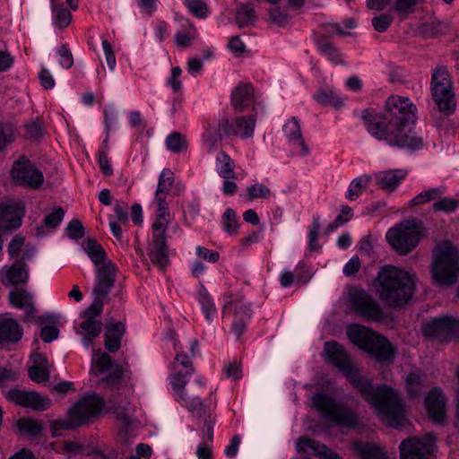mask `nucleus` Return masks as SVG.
<instances>
[{
  "instance_id": "50",
  "label": "nucleus",
  "mask_w": 459,
  "mask_h": 459,
  "mask_svg": "<svg viewBox=\"0 0 459 459\" xmlns=\"http://www.w3.org/2000/svg\"><path fill=\"white\" fill-rule=\"evenodd\" d=\"M92 366L103 373L112 368V359L109 355L97 351L92 354Z\"/></svg>"
},
{
  "instance_id": "3",
  "label": "nucleus",
  "mask_w": 459,
  "mask_h": 459,
  "mask_svg": "<svg viewBox=\"0 0 459 459\" xmlns=\"http://www.w3.org/2000/svg\"><path fill=\"white\" fill-rule=\"evenodd\" d=\"M415 284L414 274L394 265L381 267L375 280L380 299L395 307H402L412 298Z\"/></svg>"
},
{
  "instance_id": "25",
  "label": "nucleus",
  "mask_w": 459,
  "mask_h": 459,
  "mask_svg": "<svg viewBox=\"0 0 459 459\" xmlns=\"http://www.w3.org/2000/svg\"><path fill=\"white\" fill-rule=\"evenodd\" d=\"M282 132L290 144L299 148V153L301 156L309 154V148L302 136L300 124L295 117H292L284 124Z\"/></svg>"
},
{
  "instance_id": "61",
  "label": "nucleus",
  "mask_w": 459,
  "mask_h": 459,
  "mask_svg": "<svg viewBox=\"0 0 459 459\" xmlns=\"http://www.w3.org/2000/svg\"><path fill=\"white\" fill-rule=\"evenodd\" d=\"M66 232L72 239L82 238L84 236V228L80 221L73 220L68 223Z\"/></svg>"
},
{
  "instance_id": "36",
  "label": "nucleus",
  "mask_w": 459,
  "mask_h": 459,
  "mask_svg": "<svg viewBox=\"0 0 459 459\" xmlns=\"http://www.w3.org/2000/svg\"><path fill=\"white\" fill-rule=\"evenodd\" d=\"M426 375L420 370L411 371L405 379V387L409 397L417 398L422 392Z\"/></svg>"
},
{
  "instance_id": "5",
  "label": "nucleus",
  "mask_w": 459,
  "mask_h": 459,
  "mask_svg": "<svg viewBox=\"0 0 459 459\" xmlns=\"http://www.w3.org/2000/svg\"><path fill=\"white\" fill-rule=\"evenodd\" d=\"M431 277L439 287L455 284L459 275V250L450 241L439 242L433 254Z\"/></svg>"
},
{
  "instance_id": "63",
  "label": "nucleus",
  "mask_w": 459,
  "mask_h": 459,
  "mask_svg": "<svg viewBox=\"0 0 459 459\" xmlns=\"http://www.w3.org/2000/svg\"><path fill=\"white\" fill-rule=\"evenodd\" d=\"M196 255L210 263H216L220 258V254L217 251L208 249L202 246H197L195 248Z\"/></svg>"
},
{
  "instance_id": "14",
  "label": "nucleus",
  "mask_w": 459,
  "mask_h": 459,
  "mask_svg": "<svg viewBox=\"0 0 459 459\" xmlns=\"http://www.w3.org/2000/svg\"><path fill=\"white\" fill-rule=\"evenodd\" d=\"M12 178L17 184L32 189L39 188L44 182L43 173L25 157L13 163Z\"/></svg>"
},
{
  "instance_id": "8",
  "label": "nucleus",
  "mask_w": 459,
  "mask_h": 459,
  "mask_svg": "<svg viewBox=\"0 0 459 459\" xmlns=\"http://www.w3.org/2000/svg\"><path fill=\"white\" fill-rule=\"evenodd\" d=\"M311 402L312 406L334 425L347 429H355L359 426L358 415L350 408L336 403L332 397L323 393H316L311 397Z\"/></svg>"
},
{
  "instance_id": "27",
  "label": "nucleus",
  "mask_w": 459,
  "mask_h": 459,
  "mask_svg": "<svg viewBox=\"0 0 459 459\" xmlns=\"http://www.w3.org/2000/svg\"><path fill=\"white\" fill-rule=\"evenodd\" d=\"M125 333L126 326L123 323H115L113 319L107 321L104 346L108 352L114 353L120 349Z\"/></svg>"
},
{
  "instance_id": "22",
  "label": "nucleus",
  "mask_w": 459,
  "mask_h": 459,
  "mask_svg": "<svg viewBox=\"0 0 459 459\" xmlns=\"http://www.w3.org/2000/svg\"><path fill=\"white\" fill-rule=\"evenodd\" d=\"M228 120L220 121L217 124L209 125L202 135L204 145L208 153H212L218 150L220 143L224 135H230L228 133Z\"/></svg>"
},
{
  "instance_id": "58",
  "label": "nucleus",
  "mask_w": 459,
  "mask_h": 459,
  "mask_svg": "<svg viewBox=\"0 0 459 459\" xmlns=\"http://www.w3.org/2000/svg\"><path fill=\"white\" fill-rule=\"evenodd\" d=\"M81 427L79 424H75L72 413L68 411V418L66 420H57L53 421L52 429L54 432V436H57V431L63 429H71L74 428Z\"/></svg>"
},
{
  "instance_id": "1",
  "label": "nucleus",
  "mask_w": 459,
  "mask_h": 459,
  "mask_svg": "<svg viewBox=\"0 0 459 459\" xmlns=\"http://www.w3.org/2000/svg\"><path fill=\"white\" fill-rule=\"evenodd\" d=\"M326 359L332 362L375 408L377 415L389 427L399 429L406 423V411L398 392L385 385L374 388L370 381L360 375L348 358L343 347L335 342H326L324 347Z\"/></svg>"
},
{
  "instance_id": "56",
  "label": "nucleus",
  "mask_w": 459,
  "mask_h": 459,
  "mask_svg": "<svg viewBox=\"0 0 459 459\" xmlns=\"http://www.w3.org/2000/svg\"><path fill=\"white\" fill-rule=\"evenodd\" d=\"M195 38V29L191 27L187 31H178L175 35V43L178 47L185 48L192 43Z\"/></svg>"
},
{
  "instance_id": "39",
  "label": "nucleus",
  "mask_w": 459,
  "mask_h": 459,
  "mask_svg": "<svg viewBox=\"0 0 459 459\" xmlns=\"http://www.w3.org/2000/svg\"><path fill=\"white\" fill-rule=\"evenodd\" d=\"M316 43L321 54L325 56L331 62L335 65L342 63V56L338 49L325 37H318L316 39Z\"/></svg>"
},
{
  "instance_id": "33",
  "label": "nucleus",
  "mask_w": 459,
  "mask_h": 459,
  "mask_svg": "<svg viewBox=\"0 0 459 459\" xmlns=\"http://www.w3.org/2000/svg\"><path fill=\"white\" fill-rule=\"evenodd\" d=\"M173 172L169 169H164L159 177V182L155 192L154 201L157 204V208L168 207L166 198L173 185Z\"/></svg>"
},
{
  "instance_id": "38",
  "label": "nucleus",
  "mask_w": 459,
  "mask_h": 459,
  "mask_svg": "<svg viewBox=\"0 0 459 459\" xmlns=\"http://www.w3.org/2000/svg\"><path fill=\"white\" fill-rule=\"evenodd\" d=\"M51 9L54 24L59 29L66 28L72 20L70 11L63 4H56L54 0H51Z\"/></svg>"
},
{
  "instance_id": "34",
  "label": "nucleus",
  "mask_w": 459,
  "mask_h": 459,
  "mask_svg": "<svg viewBox=\"0 0 459 459\" xmlns=\"http://www.w3.org/2000/svg\"><path fill=\"white\" fill-rule=\"evenodd\" d=\"M352 448L359 459H387L384 448L376 443L354 441Z\"/></svg>"
},
{
  "instance_id": "45",
  "label": "nucleus",
  "mask_w": 459,
  "mask_h": 459,
  "mask_svg": "<svg viewBox=\"0 0 459 459\" xmlns=\"http://www.w3.org/2000/svg\"><path fill=\"white\" fill-rule=\"evenodd\" d=\"M17 427L21 432L33 437L40 436L43 430V423L41 421L29 418L21 419L18 421Z\"/></svg>"
},
{
  "instance_id": "43",
  "label": "nucleus",
  "mask_w": 459,
  "mask_h": 459,
  "mask_svg": "<svg viewBox=\"0 0 459 459\" xmlns=\"http://www.w3.org/2000/svg\"><path fill=\"white\" fill-rule=\"evenodd\" d=\"M255 17V9L250 4H241L236 9V22L239 28L251 25Z\"/></svg>"
},
{
  "instance_id": "24",
  "label": "nucleus",
  "mask_w": 459,
  "mask_h": 459,
  "mask_svg": "<svg viewBox=\"0 0 459 459\" xmlns=\"http://www.w3.org/2000/svg\"><path fill=\"white\" fill-rule=\"evenodd\" d=\"M28 279L27 266L20 260H15L11 266H4L0 270V281L6 286L25 283Z\"/></svg>"
},
{
  "instance_id": "6",
  "label": "nucleus",
  "mask_w": 459,
  "mask_h": 459,
  "mask_svg": "<svg viewBox=\"0 0 459 459\" xmlns=\"http://www.w3.org/2000/svg\"><path fill=\"white\" fill-rule=\"evenodd\" d=\"M347 335L351 342L367 351L376 361L393 360L394 349L390 342L369 328L359 324H351L347 326Z\"/></svg>"
},
{
  "instance_id": "41",
  "label": "nucleus",
  "mask_w": 459,
  "mask_h": 459,
  "mask_svg": "<svg viewBox=\"0 0 459 459\" xmlns=\"http://www.w3.org/2000/svg\"><path fill=\"white\" fill-rule=\"evenodd\" d=\"M313 99L323 106L332 105L333 107H341L342 105V99L336 94L333 88L320 89L314 94Z\"/></svg>"
},
{
  "instance_id": "28",
  "label": "nucleus",
  "mask_w": 459,
  "mask_h": 459,
  "mask_svg": "<svg viewBox=\"0 0 459 459\" xmlns=\"http://www.w3.org/2000/svg\"><path fill=\"white\" fill-rule=\"evenodd\" d=\"M407 172L403 169L379 171L375 174V181L381 189L393 192L405 178Z\"/></svg>"
},
{
  "instance_id": "40",
  "label": "nucleus",
  "mask_w": 459,
  "mask_h": 459,
  "mask_svg": "<svg viewBox=\"0 0 459 459\" xmlns=\"http://www.w3.org/2000/svg\"><path fill=\"white\" fill-rule=\"evenodd\" d=\"M372 178L369 175H363L354 178L345 194L346 198L351 201L356 200L367 188Z\"/></svg>"
},
{
  "instance_id": "7",
  "label": "nucleus",
  "mask_w": 459,
  "mask_h": 459,
  "mask_svg": "<svg viewBox=\"0 0 459 459\" xmlns=\"http://www.w3.org/2000/svg\"><path fill=\"white\" fill-rule=\"evenodd\" d=\"M85 251L96 267V281L92 289L93 292L97 295L109 293L117 280L115 264L107 259L105 250L95 239L87 241Z\"/></svg>"
},
{
  "instance_id": "30",
  "label": "nucleus",
  "mask_w": 459,
  "mask_h": 459,
  "mask_svg": "<svg viewBox=\"0 0 459 459\" xmlns=\"http://www.w3.org/2000/svg\"><path fill=\"white\" fill-rule=\"evenodd\" d=\"M255 121L253 115L238 117L232 123L229 122L228 133L243 139L250 138L254 134Z\"/></svg>"
},
{
  "instance_id": "17",
  "label": "nucleus",
  "mask_w": 459,
  "mask_h": 459,
  "mask_svg": "<svg viewBox=\"0 0 459 459\" xmlns=\"http://www.w3.org/2000/svg\"><path fill=\"white\" fill-rule=\"evenodd\" d=\"M5 397L9 402L35 411H45L51 405L49 398L35 391L13 388L6 392Z\"/></svg>"
},
{
  "instance_id": "59",
  "label": "nucleus",
  "mask_w": 459,
  "mask_h": 459,
  "mask_svg": "<svg viewBox=\"0 0 459 459\" xmlns=\"http://www.w3.org/2000/svg\"><path fill=\"white\" fill-rule=\"evenodd\" d=\"M14 140V128L8 124L0 125V151Z\"/></svg>"
},
{
  "instance_id": "32",
  "label": "nucleus",
  "mask_w": 459,
  "mask_h": 459,
  "mask_svg": "<svg viewBox=\"0 0 459 459\" xmlns=\"http://www.w3.org/2000/svg\"><path fill=\"white\" fill-rule=\"evenodd\" d=\"M30 378L36 383L46 382L50 377V365L47 357L41 353L33 355V365L29 368Z\"/></svg>"
},
{
  "instance_id": "11",
  "label": "nucleus",
  "mask_w": 459,
  "mask_h": 459,
  "mask_svg": "<svg viewBox=\"0 0 459 459\" xmlns=\"http://www.w3.org/2000/svg\"><path fill=\"white\" fill-rule=\"evenodd\" d=\"M387 242L400 255H407L419 243L420 233L413 221H403L390 228L385 235Z\"/></svg>"
},
{
  "instance_id": "49",
  "label": "nucleus",
  "mask_w": 459,
  "mask_h": 459,
  "mask_svg": "<svg viewBox=\"0 0 459 459\" xmlns=\"http://www.w3.org/2000/svg\"><path fill=\"white\" fill-rule=\"evenodd\" d=\"M247 199L253 201L255 199H268L272 195L269 187L262 183H255L247 187Z\"/></svg>"
},
{
  "instance_id": "42",
  "label": "nucleus",
  "mask_w": 459,
  "mask_h": 459,
  "mask_svg": "<svg viewBox=\"0 0 459 459\" xmlns=\"http://www.w3.org/2000/svg\"><path fill=\"white\" fill-rule=\"evenodd\" d=\"M167 149L173 153H179L186 151L188 143L186 138L178 132L170 133L165 140Z\"/></svg>"
},
{
  "instance_id": "15",
  "label": "nucleus",
  "mask_w": 459,
  "mask_h": 459,
  "mask_svg": "<svg viewBox=\"0 0 459 459\" xmlns=\"http://www.w3.org/2000/svg\"><path fill=\"white\" fill-rule=\"evenodd\" d=\"M349 301L361 318L376 322L383 319L384 314L379 304L365 290H352Z\"/></svg>"
},
{
  "instance_id": "57",
  "label": "nucleus",
  "mask_w": 459,
  "mask_h": 459,
  "mask_svg": "<svg viewBox=\"0 0 459 459\" xmlns=\"http://www.w3.org/2000/svg\"><path fill=\"white\" fill-rule=\"evenodd\" d=\"M393 16L389 13L380 14L372 19V25L378 32L385 31L393 22Z\"/></svg>"
},
{
  "instance_id": "23",
  "label": "nucleus",
  "mask_w": 459,
  "mask_h": 459,
  "mask_svg": "<svg viewBox=\"0 0 459 459\" xmlns=\"http://www.w3.org/2000/svg\"><path fill=\"white\" fill-rule=\"evenodd\" d=\"M296 447L299 453H308L310 451L320 459H342L335 451L312 438L299 437Z\"/></svg>"
},
{
  "instance_id": "55",
  "label": "nucleus",
  "mask_w": 459,
  "mask_h": 459,
  "mask_svg": "<svg viewBox=\"0 0 459 459\" xmlns=\"http://www.w3.org/2000/svg\"><path fill=\"white\" fill-rule=\"evenodd\" d=\"M104 117H105V129H106V138L102 142V151L101 152H107L109 149L108 146V134L111 130L112 125L115 123L117 115L116 112L113 109H105L104 110Z\"/></svg>"
},
{
  "instance_id": "26",
  "label": "nucleus",
  "mask_w": 459,
  "mask_h": 459,
  "mask_svg": "<svg viewBox=\"0 0 459 459\" xmlns=\"http://www.w3.org/2000/svg\"><path fill=\"white\" fill-rule=\"evenodd\" d=\"M23 215L24 211L19 204H1L0 230H9L19 228Z\"/></svg>"
},
{
  "instance_id": "64",
  "label": "nucleus",
  "mask_w": 459,
  "mask_h": 459,
  "mask_svg": "<svg viewBox=\"0 0 459 459\" xmlns=\"http://www.w3.org/2000/svg\"><path fill=\"white\" fill-rule=\"evenodd\" d=\"M24 245V238L16 235L14 236L12 240L10 241L7 251L10 255V257L13 258L18 255L19 252L22 250V247Z\"/></svg>"
},
{
  "instance_id": "44",
  "label": "nucleus",
  "mask_w": 459,
  "mask_h": 459,
  "mask_svg": "<svg viewBox=\"0 0 459 459\" xmlns=\"http://www.w3.org/2000/svg\"><path fill=\"white\" fill-rule=\"evenodd\" d=\"M198 300L202 307V310L205 316L206 320L209 323H212L213 320V316L216 314V307L211 295L204 287H202L199 290Z\"/></svg>"
},
{
  "instance_id": "10",
  "label": "nucleus",
  "mask_w": 459,
  "mask_h": 459,
  "mask_svg": "<svg viewBox=\"0 0 459 459\" xmlns=\"http://www.w3.org/2000/svg\"><path fill=\"white\" fill-rule=\"evenodd\" d=\"M170 219L156 216L152 225V241L148 247V256L152 263L160 270L169 264L168 247L165 233Z\"/></svg>"
},
{
  "instance_id": "20",
  "label": "nucleus",
  "mask_w": 459,
  "mask_h": 459,
  "mask_svg": "<svg viewBox=\"0 0 459 459\" xmlns=\"http://www.w3.org/2000/svg\"><path fill=\"white\" fill-rule=\"evenodd\" d=\"M425 405L429 417L437 423H443L446 411V398L443 391L435 387L429 391L425 399Z\"/></svg>"
},
{
  "instance_id": "35",
  "label": "nucleus",
  "mask_w": 459,
  "mask_h": 459,
  "mask_svg": "<svg viewBox=\"0 0 459 459\" xmlns=\"http://www.w3.org/2000/svg\"><path fill=\"white\" fill-rule=\"evenodd\" d=\"M234 169L235 161L230 156L223 151L219 152L215 159V169L218 175L224 179H234L236 178Z\"/></svg>"
},
{
  "instance_id": "16",
  "label": "nucleus",
  "mask_w": 459,
  "mask_h": 459,
  "mask_svg": "<svg viewBox=\"0 0 459 459\" xmlns=\"http://www.w3.org/2000/svg\"><path fill=\"white\" fill-rule=\"evenodd\" d=\"M103 405L104 403L99 395L86 394L76 402L69 411L75 424L82 426L95 418L101 411Z\"/></svg>"
},
{
  "instance_id": "4",
  "label": "nucleus",
  "mask_w": 459,
  "mask_h": 459,
  "mask_svg": "<svg viewBox=\"0 0 459 459\" xmlns=\"http://www.w3.org/2000/svg\"><path fill=\"white\" fill-rule=\"evenodd\" d=\"M173 345L176 356L170 365L171 373L169 376L172 395L176 402L186 407L189 411L200 415L204 408L203 401L186 389L189 377L194 372L192 361L178 350L177 340L174 341Z\"/></svg>"
},
{
  "instance_id": "2",
  "label": "nucleus",
  "mask_w": 459,
  "mask_h": 459,
  "mask_svg": "<svg viewBox=\"0 0 459 459\" xmlns=\"http://www.w3.org/2000/svg\"><path fill=\"white\" fill-rule=\"evenodd\" d=\"M417 108L405 97L391 96L385 101V109L381 117H365L368 132L376 139L385 140L391 147L420 150L423 139L415 131Z\"/></svg>"
},
{
  "instance_id": "37",
  "label": "nucleus",
  "mask_w": 459,
  "mask_h": 459,
  "mask_svg": "<svg viewBox=\"0 0 459 459\" xmlns=\"http://www.w3.org/2000/svg\"><path fill=\"white\" fill-rule=\"evenodd\" d=\"M446 188L445 186H439L437 187L429 188V189L420 193L415 197H413L410 201V204L411 206H414V205L426 204L430 201L437 202V199L441 198L446 194Z\"/></svg>"
},
{
  "instance_id": "51",
  "label": "nucleus",
  "mask_w": 459,
  "mask_h": 459,
  "mask_svg": "<svg viewBox=\"0 0 459 459\" xmlns=\"http://www.w3.org/2000/svg\"><path fill=\"white\" fill-rule=\"evenodd\" d=\"M64 217L65 210L62 207H56L45 216L43 225L48 229H56L64 220Z\"/></svg>"
},
{
  "instance_id": "54",
  "label": "nucleus",
  "mask_w": 459,
  "mask_h": 459,
  "mask_svg": "<svg viewBox=\"0 0 459 459\" xmlns=\"http://www.w3.org/2000/svg\"><path fill=\"white\" fill-rule=\"evenodd\" d=\"M185 4L191 13L198 18H205L207 5L203 0H185Z\"/></svg>"
},
{
  "instance_id": "29",
  "label": "nucleus",
  "mask_w": 459,
  "mask_h": 459,
  "mask_svg": "<svg viewBox=\"0 0 459 459\" xmlns=\"http://www.w3.org/2000/svg\"><path fill=\"white\" fill-rule=\"evenodd\" d=\"M254 101V88L250 83H239L231 92V104L237 111H244Z\"/></svg>"
},
{
  "instance_id": "60",
  "label": "nucleus",
  "mask_w": 459,
  "mask_h": 459,
  "mask_svg": "<svg viewBox=\"0 0 459 459\" xmlns=\"http://www.w3.org/2000/svg\"><path fill=\"white\" fill-rule=\"evenodd\" d=\"M182 70L179 66L171 68L170 76L167 79L166 84L172 89L174 92H178L182 89V82L179 80Z\"/></svg>"
},
{
  "instance_id": "21",
  "label": "nucleus",
  "mask_w": 459,
  "mask_h": 459,
  "mask_svg": "<svg viewBox=\"0 0 459 459\" xmlns=\"http://www.w3.org/2000/svg\"><path fill=\"white\" fill-rule=\"evenodd\" d=\"M9 302L13 307L24 310V322H32L36 319V308L32 301V296L26 290L15 289L10 291Z\"/></svg>"
},
{
  "instance_id": "62",
  "label": "nucleus",
  "mask_w": 459,
  "mask_h": 459,
  "mask_svg": "<svg viewBox=\"0 0 459 459\" xmlns=\"http://www.w3.org/2000/svg\"><path fill=\"white\" fill-rule=\"evenodd\" d=\"M60 56L59 63L65 69H69L74 65V57L72 52L65 45H62L57 51Z\"/></svg>"
},
{
  "instance_id": "52",
  "label": "nucleus",
  "mask_w": 459,
  "mask_h": 459,
  "mask_svg": "<svg viewBox=\"0 0 459 459\" xmlns=\"http://www.w3.org/2000/svg\"><path fill=\"white\" fill-rule=\"evenodd\" d=\"M353 216V212L351 207L342 206L340 214L334 219L333 221L329 223L327 227L328 232H333L339 227L348 222Z\"/></svg>"
},
{
  "instance_id": "46",
  "label": "nucleus",
  "mask_w": 459,
  "mask_h": 459,
  "mask_svg": "<svg viewBox=\"0 0 459 459\" xmlns=\"http://www.w3.org/2000/svg\"><path fill=\"white\" fill-rule=\"evenodd\" d=\"M221 224L223 230L229 235H236L238 233L239 224L236 212L231 208H227L222 215Z\"/></svg>"
},
{
  "instance_id": "48",
  "label": "nucleus",
  "mask_w": 459,
  "mask_h": 459,
  "mask_svg": "<svg viewBox=\"0 0 459 459\" xmlns=\"http://www.w3.org/2000/svg\"><path fill=\"white\" fill-rule=\"evenodd\" d=\"M425 0H394L393 9L399 14L408 15L415 12L417 5Z\"/></svg>"
},
{
  "instance_id": "12",
  "label": "nucleus",
  "mask_w": 459,
  "mask_h": 459,
  "mask_svg": "<svg viewBox=\"0 0 459 459\" xmlns=\"http://www.w3.org/2000/svg\"><path fill=\"white\" fill-rule=\"evenodd\" d=\"M108 294L97 295L92 291L93 301L82 314L84 320L80 323V328L83 334L82 343L87 348L93 344L92 339L96 338L102 331V323L96 319V317L102 313L103 305Z\"/></svg>"
},
{
  "instance_id": "31",
  "label": "nucleus",
  "mask_w": 459,
  "mask_h": 459,
  "mask_svg": "<svg viewBox=\"0 0 459 459\" xmlns=\"http://www.w3.org/2000/svg\"><path fill=\"white\" fill-rule=\"evenodd\" d=\"M224 299L225 303L222 307L223 316H226L233 310L235 318L240 319L242 317L245 320H249L251 318V309L243 298L227 295Z\"/></svg>"
},
{
  "instance_id": "53",
  "label": "nucleus",
  "mask_w": 459,
  "mask_h": 459,
  "mask_svg": "<svg viewBox=\"0 0 459 459\" xmlns=\"http://www.w3.org/2000/svg\"><path fill=\"white\" fill-rule=\"evenodd\" d=\"M321 224L319 216H314L311 228L308 234V247L310 250H317L319 248V245L317 243V237L320 231Z\"/></svg>"
},
{
  "instance_id": "47",
  "label": "nucleus",
  "mask_w": 459,
  "mask_h": 459,
  "mask_svg": "<svg viewBox=\"0 0 459 459\" xmlns=\"http://www.w3.org/2000/svg\"><path fill=\"white\" fill-rule=\"evenodd\" d=\"M458 207L459 198L444 197V195L433 204L434 211L446 213L453 212L456 211Z\"/></svg>"
},
{
  "instance_id": "18",
  "label": "nucleus",
  "mask_w": 459,
  "mask_h": 459,
  "mask_svg": "<svg viewBox=\"0 0 459 459\" xmlns=\"http://www.w3.org/2000/svg\"><path fill=\"white\" fill-rule=\"evenodd\" d=\"M458 330L459 321L447 315L433 318L425 323L422 328L425 336L438 338L442 341L447 339Z\"/></svg>"
},
{
  "instance_id": "19",
  "label": "nucleus",
  "mask_w": 459,
  "mask_h": 459,
  "mask_svg": "<svg viewBox=\"0 0 459 459\" xmlns=\"http://www.w3.org/2000/svg\"><path fill=\"white\" fill-rule=\"evenodd\" d=\"M22 335V325L10 313L0 314V348L16 344Z\"/></svg>"
},
{
  "instance_id": "9",
  "label": "nucleus",
  "mask_w": 459,
  "mask_h": 459,
  "mask_svg": "<svg viewBox=\"0 0 459 459\" xmlns=\"http://www.w3.org/2000/svg\"><path fill=\"white\" fill-rule=\"evenodd\" d=\"M432 97L438 110L446 117L453 114L456 108L452 82L446 69L438 68L432 74Z\"/></svg>"
},
{
  "instance_id": "13",
  "label": "nucleus",
  "mask_w": 459,
  "mask_h": 459,
  "mask_svg": "<svg viewBox=\"0 0 459 459\" xmlns=\"http://www.w3.org/2000/svg\"><path fill=\"white\" fill-rule=\"evenodd\" d=\"M436 445V437L430 432L422 439L412 437L400 445L401 459H431L430 455Z\"/></svg>"
}]
</instances>
